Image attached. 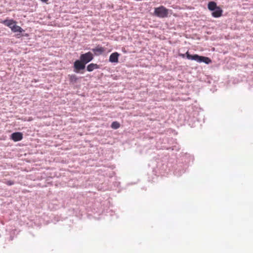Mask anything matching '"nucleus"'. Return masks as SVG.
<instances>
[{
	"instance_id": "f257e3e1",
	"label": "nucleus",
	"mask_w": 253,
	"mask_h": 253,
	"mask_svg": "<svg viewBox=\"0 0 253 253\" xmlns=\"http://www.w3.org/2000/svg\"><path fill=\"white\" fill-rule=\"evenodd\" d=\"M187 59L195 61L198 63H204L206 64H209L212 62V60L208 57L201 56L197 54L191 55L189 52H186Z\"/></svg>"
},
{
	"instance_id": "f03ea898",
	"label": "nucleus",
	"mask_w": 253,
	"mask_h": 253,
	"mask_svg": "<svg viewBox=\"0 0 253 253\" xmlns=\"http://www.w3.org/2000/svg\"><path fill=\"white\" fill-rule=\"evenodd\" d=\"M169 10L164 6L161 5L154 8L153 15L160 18H164L168 17Z\"/></svg>"
},
{
	"instance_id": "7ed1b4c3",
	"label": "nucleus",
	"mask_w": 253,
	"mask_h": 253,
	"mask_svg": "<svg viewBox=\"0 0 253 253\" xmlns=\"http://www.w3.org/2000/svg\"><path fill=\"white\" fill-rule=\"evenodd\" d=\"M86 65L81 60L77 59L73 63V71L76 73H82L85 69Z\"/></svg>"
},
{
	"instance_id": "20e7f679",
	"label": "nucleus",
	"mask_w": 253,
	"mask_h": 253,
	"mask_svg": "<svg viewBox=\"0 0 253 253\" xmlns=\"http://www.w3.org/2000/svg\"><path fill=\"white\" fill-rule=\"evenodd\" d=\"M93 58V54L90 51L82 54L80 56V59L85 65L92 61Z\"/></svg>"
},
{
	"instance_id": "39448f33",
	"label": "nucleus",
	"mask_w": 253,
	"mask_h": 253,
	"mask_svg": "<svg viewBox=\"0 0 253 253\" xmlns=\"http://www.w3.org/2000/svg\"><path fill=\"white\" fill-rule=\"evenodd\" d=\"M91 50L93 52V56H99L104 53L105 51V48L100 45H97L94 48L91 49Z\"/></svg>"
},
{
	"instance_id": "423d86ee",
	"label": "nucleus",
	"mask_w": 253,
	"mask_h": 253,
	"mask_svg": "<svg viewBox=\"0 0 253 253\" xmlns=\"http://www.w3.org/2000/svg\"><path fill=\"white\" fill-rule=\"evenodd\" d=\"M23 137V133L21 132H15L10 135V138L15 142L21 140Z\"/></svg>"
},
{
	"instance_id": "0eeeda50",
	"label": "nucleus",
	"mask_w": 253,
	"mask_h": 253,
	"mask_svg": "<svg viewBox=\"0 0 253 253\" xmlns=\"http://www.w3.org/2000/svg\"><path fill=\"white\" fill-rule=\"evenodd\" d=\"M119 56L120 54L117 52L112 53L109 56V61L114 63H118Z\"/></svg>"
},
{
	"instance_id": "6e6552de",
	"label": "nucleus",
	"mask_w": 253,
	"mask_h": 253,
	"mask_svg": "<svg viewBox=\"0 0 253 253\" xmlns=\"http://www.w3.org/2000/svg\"><path fill=\"white\" fill-rule=\"evenodd\" d=\"M101 65H98L96 63H90L87 65V66L85 67L86 71L91 72L93 71L95 69H100Z\"/></svg>"
},
{
	"instance_id": "1a4fd4ad",
	"label": "nucleus",
	"mask_w": 253,
	"mask_h": 253,
	"mask_svg": "<svg viewBox=\"0 0 253 253\" xmlns=\"http://www.w3.org/2000/svg\"><path fill=\"white\" fill-rule=\"evenodd\" d=\"M223 12L222 9L217 6L213 11H212L211 15L213 17L218 18L222 15Z\"/></svg>"
},
{
	"instance_id": "9d476101",
	"label": "nucleus",
	"mask_w": 253,
	"mask_h": 253,
	"mask_svg": "<svg viewBox=\"0 0 253 253\" xmlns=\"http://www.w3.org/2000/svg\"><path fill=\"white\" fill-rule=\"evenodd\" d=\"M1 23L11 29L12 26H14L16 23V21L13 19H5L3 20Z\"/></svg>"
},
{
	"instance_id": "9b49d317",
	"label": "nucleus",
	"mask_w": 253,
	"mask_h": 253,
	"mask_svg": "<svg viewBox=\"0 0 253 253\" xmlns=\"http://www.w3.org/2000/svg\"><path fill=\"white\" fill-rule=\"evenodd\" d=\"M11 31L13 32H19L22 33L24 32L25 31L19 26L16 25L15 24L14 26H12V28H11Z\"/></svg>"
},
{
	"instance_id": "f8f14e48",
	"label": "nucleus",
	"mask_w": 253,
	"mask_h": 253,
	"mask_svg": "<svg viewBox=\"0 0 253 253\" xmlns=\"http://www.w3.org/2000/svg\"><path fill=\"white\" fill-rule=\"evenodd\" d=\"M217 7L216 3L214 1H210L208 3V8L211 11H213Z\"/></svg>"
},
{
	"instance_id": "ddd939ff",
	"label": "nucleus",
	"mask_w": 253,
	"mask_h": 253,
	"mask_svg": "<svg viewBox=\"0 0 253 253\" xmlns=\"http://www.w3.org/2000/svg\"><path fill=\"white\" fill-rule=\"evenodd\" d=\"M68 78L70 83L75 84L78 80L77 76L74 74L68 75Z\"/></svg>"
},
{
	"instance_id": "4468645a",
	"label": "nucleus",
	"mask_w": 253,
	"mask_h": 253,
	"mask_svg": "<svg viewBox=\"0 0 253 253\" xmlns=\"http://www.w3.org/2000/svg\"><path fill=\"white\" fill-rule=\"evenodd\" d=\"M196 120L197 119L195 118H191L190 117L187 120V123L191 127H195L196 126Z\"/></svg>"
},
{
	"instance_id": "2eb2a0df",
	"label": "nucleus",
	"mask_w": 253,
	"mask_h": 253,
	"mask_svg": "<svg viewBox=\"0 0 253 253\" xmlns=\"http://www.w3.org/2000/svg\"><path fill=\"white\" fill-rule=\"evenodd\" d=\"M111 127L114 129H117L120 127V124L119 122L114 121L111 124Z\"/></svg>"
},
{
	"instance_id": "dca6fc26",
	"label": "nucleus",
	"mask_w": 253,
	"mask_h": 253,
	"mask_svg": "<svg viewBox=\"0 0 253 253\" xmlns=\"http://www.w3.org/2000/svg\"><path fill=\"white\" fill-rule=\"evenodd\" d=\"M184 172L185 170H184L183 169L182 171L180 170V171H179V170H177V169H176L174 171V173L177 176H180L182 174V173H184Z\"/></svg>"
},
{
	"instance_id": "f3484780",
	"label": "nucleus",
	"mask_w": 253,
	"mask_h": 253,
	"mask_svg": "<svg viewBox=\"0 0 253 253\" xmlns=\"http://www.w3.org/2000/svg\"><path fill=\"white\" fill-rule=\"evenodd\" d=\"M5 183L7 185H9V186H11V185H12L14 184V182L13 181H12V180H8Z\"/></svg>"
},
{
	"instance_id": "a211bd4d",
	"label": "nucleus",
	"mask_w": 253,
	"mask_h": 253,
	"mask_svg": "<svg viewBox=\"0 0 253 253\" xmlns=\"http://www.w3.org/2000/svg\"><path fill=\"white\" fill-rule=\"evenodd\" d=\"M178 55L180 56V57H181L182 58H187V55H186V52L185 53H179Z\"/></svg>"
},
{
	"instance_id": "6ab92c4d",
	"label": "nucleus",
	"mask_w": 253,
	"mask_h": 253,
	"mask_svg": "<svg viewBox=\"0 0 253 253\" xmlns=\"http://www.w3.org/2000/svg\"><path fill=\"white\" fill-rule=\"evenodd\" d=\"M179 148L178 147H177L176 146H172L171 147V150H172L178 151V150H179Z\"/></svg>"
},
{
	"instance_id": "aec40b11",
	"label": "nucleus",
	"mask_w": 253,
	"mask_h": 253,
	"mask_svg": "<svg viewBox=\"0 0 253 253\" xmlns=\"http://www.w3.org/2000/svg\"><path fill=\"white\" fill-rule=\"evenodd\" d=\"M22 36H23V37H27L29 36V35L28 34H22L21 35Z\"/></svg>"
},
{
	"instance_id": "412c9836",
	"label": "nucleus",
	"mask_w": 253,
	"mask_h": 253,
	"mask_svg": "<svg viewBox=\"0 0 253 253\" xmlns=\"http://www.w3.org/2000/svg\"><path fill=\"white\" fill-rule=\"evenodd\" d=\"M41 0L43 2H46L48 0Z\"/></svg>"
},
{
	"instance_id": "4be33fe9",
	"label": "nucleus",
	"mask_w": 253,
	"mask_h": 253,
	"mask_svg": "<svg viewBox=\"0 0 253 253\" xmlns=\"http://www.w3.org/2000/svg\"><path fill=\"white\" fill-rule=\"evenodd\" d=\"M12 239H12V238L11 237H10V240H12Z\"/></svg>"
}]
</instances>
